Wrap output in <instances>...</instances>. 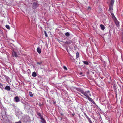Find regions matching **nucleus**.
Returning a JSON list of instances; mask_svg holds the SVG:
<instances>
[{"label":"nucleus","mask_w":123,"mask_h":123,"mask_svg":"<svg viewBox=\"0 0 123 123\" xmlns=\"http://www.w3.org/2000/svg\"><path fill=\"white\" fill-rule=\"evenodd\" d=\"M79 91L86 97L91 102L93 103H95L94 101L90 97V96H91V95L89 91H84L83 90L80 89Z\"/></svg>","instance_id":"1"},{"label":"nucleus","mask_w":123,"mask_h":123,"mask_svg":"<svg viewBox=\"0 0 123 123\" xmlns=\"http://www.w3.org/2000/svg\"><path fill=\"white\" fill-rule=\"evenodd\" d=\"M110 4H109V10L110 12H111V11L113 10V7L114 2V0H110Z\"/></svg>","instance_id":"2"},{"label":"nucleus","mask_w":123,"mask_h":123,"mask_svg":"<svg viewBox=\"0 0 123 123\" xmlns=\"http://www.w3.org/2000/svg\"><path fill=\"white\" fill-rule=\"evenodd\" d=\"M38 6L37 2H34L33 3L32 5V8L33 9H35Z\"/></svg>","instance_id":"3"},{"label":"nucleus","mask_w":123,"mask_h":123,"mask_svg":"<svg viewBox=\"0 0 123 123\" xmlns=\"http://www.w3.org/2000/svg\"><path fill=\"white\" fill-rule=\"evenodd\" d=\"M62 42L66 44H73V42L70 40H68L65 42H64L63 41Z\"/></svg>","instance_id":"4"},{"label":"nucleus","mask_w":123,"mask_h":123,"mask_svg":"<svg viewBox=\"0 0 123 123\" xmlns=\"http://www.w3.org/2000/svg\"><path fill=\"white\" fill-rule=\"evenodd\" d=\"M14 99L15 100V102H19L20 100V99L17 96H16L15 97Z\"/></svg>","instance_id":"5"},{"label":"nucleus","mask_w":123,"mask_h":123,"mask_svg":"<svg viewBox=\"0 0 123 123\" xmlns=\"http://www.w3.org/2000/svg\"><path fill=\"white\" fill-rule=\"evenodd\" d=\"M40 119L42 120L41 121V122L42 123H47L45 119L42 117H41L40 118Z\"/></svg>","instance_id":"6"},{"label":"nucleus","mask_w":123,"mask_h":123,"mask_svg":"<svg viewBox=\"0 0 123 123\" xmlns=\"http://www.w3.org/2000/svg\"><path fill=\"white\" fill-rule=\"evenodd\" d=\"M37 51L39 54H40L41 53V49L39 47L37 48Z\"/></svg>","instance_id":"7"},{"label":"nucleus","mask_w":123,"mask_h":123,"mask_svg":"<svg viewBox=\"0 0 123 123\" xmlns=\"http://www.w3.org/2000/svg\"><path fill=\"white\" fill-rule=\"evenodd\" d=\"M5 90H7L9 91L10 90V88L9 86H7L5 88Z\"/></svg>","instance_id":"8"},{"label":"nucleus","mask_w":123,"mask_h":123,"mask_svg":"<svg viewBox=\"0 0 123 123\" xmlns=\"http://www.w3.org/2000/svg\"><path fill=\"white\" fill-rule=\"evenodd\" d=\"M116 19V20L115 21V23L117 26H118L119 25V22Z\"/></svg>","instance_id":"9"},{"label":"nucleus","mask_w":123,"mask_h":123,"mask_svg":"<svg viewBox=\"0 0 123 123\" xmlns=\"http://www.w3.org/2000/svg\"><path fill=\"white\" fill-rule=\"evenodd\" d=\"M12 55H13V56H14L16 57H18V55L16 53L15 51H14Z\"/></svg>","instance_id":"10"},{"label":"nucleus","mask_w":123,"mask_h":123,"mask_svg":"<svg viewBox=\"0 0 123 123\" xmlns=\"http://www.w3.org/2000/svg\"><path fill=\"white\" fill-rule=\"evenodd\" d=\"M100 28L102 30H103L105 28V26L102 24H100Z\"/></svg>","instance_id":"11"},{"label":"nucleus","mask_w":123,"mask_h":123,"mask_svg":"<svg viewBox=\"0 0 123 123\" xmlns=\"http://www.w3.org/2000/svg\"><path fill=\"white\" fill-rule=\"evenodd\" d=\"M37 75L36 74L35 72H33L32 74V76L34 77H35Z\"/></svg>","instance_id":"12"},{"label":"nucleus","mask_w":123,"mask_h":123,"mask_svg":"<svg viewBox=\"0 0 123 123\" xmlns=\"http://www.w3.org/2000/svg\"><path fill=\"white\" fill-rule=\"evenodd\" d=\"M65 35L66 36L69 37L70 36V34L69 32H67L65 33Z\"/></svg>","instance_id":"13"},{"label":"nucleus","mask_w":123,"mask_h":123,"mask_svg":"<svg viewBox=\"0 0 123 123\" xmlns=\"http://www.w3.org/2000/svg\"><path fill=\"white\" fill-rule=\"evenodd\" d=\"M83 63L86 65H88V64H89V63L88 62H87V61H83Z\"/></svg>","instance_id":"14"},{"label":"nucleus","mask_w":123,"mask_h":123,"mask_svg":"<svg viewBox=\"0 0 123 123\" xmlns=\"http://www.w3.org/2000/svg\"><path fill=\"white\" fill-rule=\"evenodd\" d=\"M111 14L112 17L113 19L115 18V19H116V18L114 14L113 13H111Z\"/></svg>","instance_id":"15"},{"label":"nucleus","mask_w":123,"mask_h":123,"mask_svg":"<svg viewBox=\"0 0 123 123\" xmlns=\"http://www.w3.org/2000/svg\"><path fill=\"white\" fill-rule=\"evenodd\" d=\"M29 95L31 97H32L33 96V94H32V92L31 91H29Z\"/></svg>","instance_id":"16"},{"label":"nucleus","mask_w":123,"mask_h":123,"mask_svg":"<svg viewBox=\"0 0 123 123\" xmlns=\"http://www.w3.org/2000/svg\"><path fill=\"white\" fill-rule=\"evenodd\" d=\"M6 27L8 29H10L9 26L7 25H6Z\"/></svg>","instance_id":"17"},{"label":"nucleus","mask_w":123,"mask_h":123,"mask_svg":"<svg viewBox=\"0 0 123 123\" xmlns=\"http://www.w3.org/2000/svg\"><path fill=\"white\" fill-rule=\"evenodd\" d=\"M37 64L41 65L42 63V62H37Z\"/></svg>","instance_id":"18"},{"label":"nucleus","mask_w":123,"mask_h":123,"mask_svg":"<svg viewBox=\"0 0 123 123\" xmlns=\"http://www.w3.org/2000/svg\"><path fill=\"white\" fill-rule=\"evenodd\" d=\"M44 33L45 36L46 37H48L47 34L46 32L45 31H44Z\"/></svg>","instance_id":"19"},{"label":"nucleus","mask_w":123,"mask_h":123,"mask_svg":"<svg viewBox=\"0 0 123 123\" xmlns=\"http://www.w3.org/2000/svg\"><path fill=\"white\" fill-rule=\"evenodd\" d=\"M88 121H89V122L90 123H92V121H91V120L90 118H88L87 119Z\"/></svg>","instance_id":"20"},{"label":"nucleus","mask_w":123,"mask_h":123,"mask_svg":"<svg viewBox=\"0 0 123 123\" xmlns=\"http://www.w3.org/2000/svg\"><path fill=\"white\" fill-rule=\"evenodd\" d=\"M63 68L65 70H67V69L66 66H64L63 67Z\"/></svg>","instance_id":"21"},{"label":"nucleus","mask_w":123,"mask_h":123,"mask_svg":"<svg viewBox=\"0 0 123 123\" xmlns=\"http://www.w3.org/2000/svg\"><path fill=\"white\" fill-rule=\"evenodd\" d=\"M79 54L78 53V54H77V55H76V58H78L79 57Z\"/></svg>","instance_id":"22"},{"label":"nucleus","mask_w":123,"mask_h":123,"mask_svg":"<svg viewBox=\"0 0 123 123\" xmlns=\"http://www.w3.org/2000/svg\"><path fill=\"white\" fill-rule=\"evenodd\" d=\"M3 86V85L1 83L0 84V87L1 88V87H2Z\"/></svg>","instance_id":"23"},{"label":"nucleus","mask_w":123,"mask_h":123,"mask_svg":"<svg viewBox=\"0 0 123 123\" xmlns=\"http://www.w3.org/2000/svg\"><path fill=\"white\" fill-rule=\"evenodd\" d=\"M85 116L87 119L89 118L86 114H85Z\"/></svg>","instance_id":"24"},{"label":"nucleus","mask_w":123,"mask_h":123,"mask_svg":"<svg viewBox=\"0 0 123 123\" xmlns=\"http://www.w3.org/2000/svg\"><path fill=\"white\" fill-rule=\"evenodd\" d=\"M38 115L39 116H40L41 117H41V113H38Z\"/></svg>","instance_id":"25"},{"label":"nucleus","mask_w":123,"mask_h":123,"mask_svg":"<svg viewBox=\"0 0 123 123\" xmlns=\"http://www.w3.org/2000/svg\"><path fill=\"white\" fill-rule=\"evenodd\" d=\"M21 122L20 121H19L18 122H15V123H21Z\"/></svg>","instance_id":"26"},{"label":"nucleus","mask_w":123,"mask_h":123,"mask_svg":"<svg viewBox=\"0 0 123 123\" xmlns=\"http://www.w3.org/2000/svg\"><path fill=\"white\" fill-rule=\"evenodd\" d=\"M89 8H90V7H89L88 8L89 9Z\"/></svg>","instance_id":"27"},{"label":"nucleus","mask_w":123,"mask_h":123,"mask_svg":"<svg viewBox=\"0 0 123 123\" xmlns=\"http://www.w3.org/2000/svg\"><path fill=\"white\" fill-rule=\"evenodd\" d=\"M67 50V52H68V50Z\"/></svg>","instance_id":"28"},{"label":"nucleus","mask_w":123,"mask_h":123,"mask_svg":"<svg viewBox=\"0 0 123 123\" xmlns=\"http://www.w3.org/2000/svg\"><path fill=\"white\" fill-rule=\"evenodd\" d=\"M82 74V73H81L80 74L81 75V74Z\"/></svg>","instance_id":"29"},{"label":"nucleus","mask_w":123,"mask_h":123,"mask_svg":"<svg viewBox=\"0 0 123 123\" xmlns=\"http://www.w3.org/2000/svg\"><path fill=\"white\" fill-rule=\"evenodd\" d=\"M61 115H63V114H61Z\"/></svg>","instance_id":"30"},{"label":"nucleus","mask_w":123,"mask_h":123,"mask_svg":"<svg viewBox=\"0 0 123 123\" xmlns=\"http://www.w3.org/2000/svg\"><path fill=\"white\" fill-rule=\"evenodd\" d=\"M74 48H75V47H74Z\"/></svg>","instance_id":"31"}]
</instances>
